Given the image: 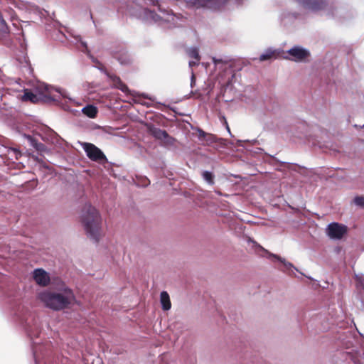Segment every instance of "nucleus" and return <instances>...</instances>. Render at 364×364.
<instances>
[{
  "label": "nucleus",
  "instance_id": "f257e3e1",
  "mask_svg": "<svg viewBox=\"0 0 364 364\" xmlns=\"http://www.w3.org/2000/svg\"><path fill=\"white\" fill-rule=\"evenodd\" d=\"M38 299L50 309L61 310L68 307L75 300V296L72 290L62 283L55 291L44 290L39 292Z\"/></svg>",
  "mask_w": 364,
  "mask_h": 364
},
{
  "label": "nucleus",
  "instance_id": "f03ea898",
  "mask_svg": "<svg viewBox=\"0 0 364 364\" xmlns=\"http://www.w3.org/2000/svg\"><path fill=\"white\" fill-rule=\"evenodd\" d=\"M80 223L90 240L97 242L102 237V218L99 211L92 205H85L80 215Z\"/></svg>",
  "mask_w": 364,
  "mask_h": 364
},
{
  "label": "nucleus",
  "instance_id": "7ed1b4c3",
  "mask_svg": "<svg viewBox=\"0 0 364 364\" xmlns=\"http://www.w3.org/2000/svg\"><path fill=\"white\" fill-rule=\"evenodd\" d=\"M34 90L35 92L25 90L24 94L21 97L22 100L31 101L32 102L47 100L57 101L59 100L60 97L68 98L70 100H72L64 90L53 87L45 83H38Z\"/></svg>",
  "mask_w": 364,
  "mask_h": 364
},
{
  "label": "nucleus",
  "instance_id": "20e7f679",
  "mask_svg": "<svg viewBox=\"0 0 364 364\" xmlns=\"http://www.w3.org/2000/svg\"><path fill=\"white\" fill-rule=\"evenodd\" d=\"M144 12L149 20L159 24L167 23L170 24V26H174L177 23L178 17L173 14L165 10H160L159 14L149 10H145Z\"/></svg>",
  "mask_w": 364,
  "mask_h": 364
},
{
  "label": "nucleus",
  "instance_id": "39448f33",
  "mask_svg": "<svg viewBox=\"0 0 364 364\" xmlns=\"http://www.w3.org/2000/svg\"><path fill=\"white\" fill-rule=\"evenodd\" d=\"M348 232V228L346 225L336 222L329 223L325 229L326 236L332 240H343Z\"/></svg>",
  "mask_w": 364,
  "mask_h": 364
},
{
  "label": "nucleus",
  "instance_id": "423d86ee",
  "mask_svg": "<svg viewBox=\"0 0 364 364\" xmlns=\"http://www.w3.org/2000/svg\"><path fill=\"white\" fill-rule=\"evenodd\" d=\"M287 53L288 56L284 57V59L296 63H306L311 55L308 49L299 46H295L289 49Z\"/></svg>",
  "mask_w": 364,
  "mask_h": 364
},
{
  "label": "nucleus",
  "instance_id": "0eeeda50",
  "mask_svg": "<svg viewBox=\"0 0 364 364\" xmlns=\"http://www.w3.org/2000/svg\"><path fill=\"white\" fill-rule=\"evenodd\" d=\"M80 144L90 160L97 162L107 161L105 155L95 145L87 142H82Z\"/></svg>",
  "mask_w": 364,
  "mask_h": 364
},
{
  "label": "nucleus",
  "instance_id": "6e6552de",
  "mask_svg": "<svg viewBox=\"0 0 364 364\" xmlns=\"http://www.w3.org/2000/svg\"><path fill=\"white\" fill-rule=\"evenodd\" d=\"M33 279L36 284L41 287H46L50 284V274L43 269H36L33 272Z\"/></svg>",
  "mask_w": 364,
  "mask_h": 364
},
{
  "label": "nucleus",
  "instance_id": "1a4fd4ad",
  "mask_svg": "<svg viewBox=\"0 0 364 364\" xmlns=\"http://www.w3.org/2000/svg\"><path fill=\"white\" fill-rule=\"evenodd\" d=\"M301 4H302L306 9L312 11H317L322 9L324 7L323 0H297Z\"/></svg>",
  "mask_w": 364,
  "mask_h": 364
},
{
  "label": "nucleus",
  "instance_id": "9d476101",
  "mask_svg": "<svg viewBox=\"0 0 364 364\" xmlns=\"http://www.w3.org/2000/svg\"><path fill=\"white\" fill-rule=\"evenodd\" d=\"M183 1L186 6L191 9L207 8L206 0H183Z\"/></svg>",
  "mask_w": 364,
  "mask_h": 364
},
{
  "label": "nucleus",
  "instance_id": "9b49d317",
  "mask_svg": "<svg viewBox=\"0 0 364 364\" xmlns=\"http://www.w3.org/2000/svg\"><path fill=\"white\" fill-rule=\"evenodd\" d=\"M160 302L164 311H168L171 308V303L168 294L164 291L160 294Z\"/></svg>",
  "mask_w": 364,
  "mask_h": 364
},
{
  "label": "nucleus",
  "instance_id": "f8f14e48",
  "mask_svg": "<svg viewBox=\"0 0 364 364\" xmlns=\"http://www.w3.org/2000/svg\"><path fill=\"white\" fill-rule=\"evenodd\" d=\"M278 53H279L276 50H273L272 48L267 49L260 55L259 61H265L272 58H276Z\"/></svg>",
  "mask_w": 364,
  "mask_h": 364
},
{
  "label": "nucleus",
  "instance_id": "ddd939ff",
  "mask_svg": "<svg viewBox=\"0 0 364 364\" xmlns=\"http://www.w3.org/2000/svg\"><path fill=\"white\" fill-rule=\"evenodd\" d=\"M82 113L90 118H95L97 113V109L93 105H87L82 108Z\"/></svg>",
  "mask_w": 364,
  "mask_h": 364
},
{
  "label": "nucleus",
  "instance_id": "4468645a",
  "mask_svg": "<svg viewBox=\"0 0 364 364\" xmlns=\"http://www.w3.org/2000/svg\"><path fill=\"white\" fill-rule=\"evenodd\" d=\"M227 0H206L207 9H215L224 5Z\"/></svg>",
  "mask_w": 364,
  "mask_h": 364
},
{
  "label": "nucleus",
  "instance_id": "2eb2a0df",
  "mask_svg": "<svg viewBox=\"0 0 364 364\" xmlns=\"http://www.w3.org/2000/svg\"><path fill=\"white\" fill-rule=\"evenodd\" d=\"M269 258H272V259H275L279 261L281 263L283 264L284 267L287 269H291L292 268H294V265L291 262H287L285 259L282 258V257H280L279 256H278L277 255L269 253Z\"/></svg>",
  "mask_w": 364,
  "mask_h": 364
},
{
  "label": "nucleus",
  "instance_id": "dca6fc26",
  "mask_svg": "<svg viewBox=\"0 0 364 364\" xmlns=\"http://www.w3.org/2000/svg\"><path fill=\"white\" fill-rule=\"evenodd\" d=\"M153 134L156 138L161 140L165 139L168 136L167 133L165 131L158 129H154L153 131Z\"/></svg>",
  "mask_w": 364,
  "mask_h": 364
},
{
  "label": "nucleus",
  "instance_id": "f3484780",
  "mask_svg": "<svg viewBox=\"0 0 364 364\" xmlns=\"http://www.w3.org/2000/svg\"><path fill=\"white\" fill-rule=\"evenodd\" d=\"M355 277L358 287L364 289V274L361 273L355 274Z\"/></svg>",
  "mask_w": 364,
  "mask_h": 364
},
{
  "label": "nucleus",
  "instance_id": "a211bd4d",
  "mask_svg": "<svg viewBox=\"0 0 364 364\" xmlns=\"http://www.w3.org/2000/svg\"><path fill=\"white\" fill-rule=\"evenodd\" d=\"M188 54L191 58H194L195 60H197V61H199L200 57L198 54V50L196 48H191L188 50Z\"/></svg>",
  "mask_w": 364,
  "mask_h": 364
},
{
  "label": "nucleus",
  "instance_id": "6ab92c4d",
  "mask_svg": "<svg viewBox=\"0 0 364 364\" xmlns=\"http://www.w3.org/2000/svg\"><path fill=\"white\" fill-rule=\"evenodd\" d=\"M203 178L209 184H213V175L212 173L207 171L203 172Z\"/></svg>",
  "mask_w": 364,
  "mask_h": 364
},
{
  "label": "nucleus",
  "instance_id": "aec40b11",
  "mask_svg": "<svg viewBox=\"0 0 364 364\" xmlns=\"http://www.w3.org/2000/svg\"><path fill=\"white\" fill-rule=\"evenodd\" d=\"M113 81L116 83V85H117V87L119 88L123 92H127L128 91V87L124 85L123 83L121 82L120 80L115 77L114 79H113Z\"/></svg>",
  "mask_w": 364,
  "mask_h": 364
},
{
  "label": "nucleus",
  "instance_id": "412c9836",
  "mask_svg": "<svg viewBox=\"0 0 364 364\" xmlns=\"http://www.w3.org/2000/svg\"><path fill=\"white\" fill-rule=\"evenodd\" d=\"M353 202L358 206L364 207V197H355L353 200Z\"/></svg>",
  "mask_w": 364,
  "mask_h": 364
},
{
  "label": "nucleus",
  "instance_id": "4be33fe9",
  "mask_svg": "<svg viewBox=\"0 0 364 364\" xmlns=\"http://www.w3.org/2000/svg\"><path fill=\"white\" fill-rule=\"evenodd\" d=\"M198 63V61H197V60H196V61H194V60H190V61H189V65H190V67H192V66H193V65H197Z\"/></svg>",
  "mask_w": 364,
  "mask_h": 364
},
{
  "label": "nucleus",
  "instance_id": "5701e85b",
  "mask_svg": "<svg viewBox=\"0 0 364 364\" xmlns=\"http://www.w3.org/2000/svg\"><path fill=\"white\" fill-rule=\"evenodd\" d=\"M11 153H14V154H15V156H16V158H17V157H18V156L20 154V153H19L16 149H12V150H11L10 154H11Z\"/></svg>",
  "mask_w": 364,
  "mask_h": 364
},
{
  "label": "nucleus",
  "instance_id": "b1692460",
  "mask_svg": "<svg viewBox=\"0 0 364 364\" xmlns=\"http://www.w3.org/2000/svg\"><path fill=\"white\" fill-rule=\"evenodd\" d=\"M257 245L260 249H262V250H264V249L262 248V247H261V246H259V245ZM264 251H266V250H264Z\"/></svg>",
  "mask_w": 364,
  "mask_h": 364
},
{
  "label": "nucleus",
  "instance_id": "393cba45",
  "mask_svg": "<svg viewBox=\"0 0 364 364\" xmlns=\"http://www.w3.org/2000/svg\"><path fill=\"white\" fill-rule=\"evenodd\" d=\"M227 129H228V132H229L230 134H231V133H230V129H229V127H227Z\"/></svg>",
  "mask_w": 364,
  "mask_h": 364
}]
</instances>
